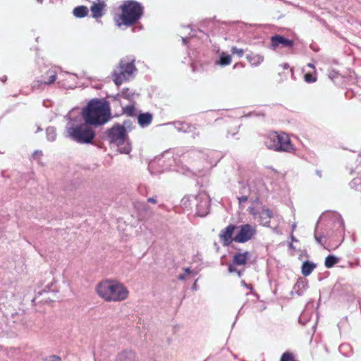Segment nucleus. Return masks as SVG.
Returning <instances> with one entry per match:
<instances>
[{
	"mask_svg": "<svg viewBox=\"0 0 361 361\" xmlns=\"http://www.w3.org/2000/svg\"><path fill=\"white\" fill-rule=\"evenodd\" d=\"M95 291L105 302H121L126 300L129 291L122 283L111 279L102 280L97 283Z\"/></svg>",
	"mask_w": 361,
	"mask_h": 361,
	"instance_id": "obj_1",
	"label": "nucleus"
},
{
	"mask_svg": "<svg viewBox=\"0 0 361 361\" xmlns=\"http://www.w3.org/2000/svg\"><path fill=\"white\" fill-rule=\"evenodd\" d=\"M111 116L109 103L106 100L92 99L83 111V118L87 124L102 125Z\"/></svg>",
	"mask_w": 361,
	"mask_h": 361,
	"instance_id": "obj_2",
	"label": "nucleus"
},
{
	"mask_svg": "<svg viewBox=\"0 0 361 361\" xmlns=\"http://www.w3.org/2000/svg\"><path fill=\"white\" fill-rule=\"evenodd\" d=\"M121 13L115 17L118 27L135 25L143 15L144 8L140 3L134 0L125 1L119 7Z\"/></svg>",
	"mask_w": 361,
	"mask_h": 361,
	"instance_id": "obj_3",
	"label": "nucleus"
},
{
	"mask_svg": "<svg viewBox=\"0 0 361 361\" xmlns=\"http://www.w3.org/2000/svg\"><path fill=\"white\" fill-rule=\"evenodd\" d=\"M264 145L271 149L290 152L293 149V145L287 134L269 132L264 136Z\"/></svg>",
	"mask_w": 361,
	"mask_h": 361,
	"instance_id": "obj_4",
	"label": "nucleus"
},
{
	"mask_svg": "<svg viewBox=\"0 0 361 361\" xmlns=\"http://www.w3.org/2000/svg\"><path fill=\"white\" fill-rule=\"evenodd\" d=\"M107 138L111 143H116L118 151L123 154H128L131 147L128 141V135L126 128L120 124L114 125L106 132Z\"/></svg>",
	"mask_w": 361,
	"mask_h": 361,
	"instance_id": "obj_5",
	"label": "nucleus"
},
{
	"mask_svg": "<svg viewBox=\"0 0 361 361\" xmlns=\"http://www.w3.org/2000/svg\"><path fill=\"white\" fill-rule=\"evenodd\" d=\"M135 60L121 59L116 68L111 73L114 82L120 86L123 82L128 81L135 71L136 67L135 66Z\"/></svg>",
	"mask_w": 361,
	"mask_h": 361,
	"instance_id": "obj_6",
	"label": "nucleus"
},
{
	"mask_svg": "<svg viewBox=\"0 0 361 361\" xmlns=\"http://www.w3.org/2000/svg\"><path fill=\"white\" fill-rule=\"evenodd\" d=\"M68 133L72 139L79 143H91L95 136L94 130L87 124L69 128Z\"/></svg>",
	"mask_w": 361,
	"mask_h": 361,
	"instance_id": "obj_7",
	"label": "nucleus"
},
{
	"mask_svg": "<svg viewBox=\"0 0 361 361\" xmlns=\"http://www.w3.org/2000/svg\"><path fill=\"white\" fill-rule=\"evenodd\" d=\"M238 231L235 235V242L244 243L250 240L256 234V227L249 224L238 226Z\"/></svg>",
	"mask_w": 361,
	"mask_h": 361,
	"instance_id": "obj_8",
	"label": "nucleus"
},
{
	"mask_svg": "<svg viewBox=\"0 0 361 361\" xmlns=\"http://www.w3.org/2000/svg\"><path fill=\"white\" fill-rule=\"evenodd\" d=\"M237 228L235 224H230L219 232V238L223 246H228L235 242L234 233Z\"/></svg>",
	"mask_w": 361,
	"mask_h": 361,
	"instance_id": "obj_9",
	"label": "nucleus"
},
{
	"mask_svg": "<svg viewBox=\"0 0 361 361\" xmlns=\"http://www.w3.org/2000/svg\"><path fill=\"white\" fill-rule=\"evenodd\" d=\"M294 45V41L286 38L283 35H275L270 38V48L276 50L278 48L291 49Z\"/></svg>",
	"mask_w": 361,
	"mask_h": 361,
	"instance_id": "obj_10",
	"label": "nucleus"
},
{
	"mask_svg": "<svg viewBox=\"0 0 361 361\" xmlns=\"http://www.w3.org/2000/svg\"><path fill=\"white\" fill-rule=\"evenodd\" d=\"M250 258V252L245 251L244 252H236L234 254L232 260V264H229L228 270L230 272L235 271L234 266H244L247 264Z\"/></svg>",
	"mask_w": 361,
	"mask_h": 361,
	"instance_id": "obj_11",
	"label": "nucleus"
},
{
	"mask_svg": "<svg viewBox=\"0 0 361 361\" xmlns=\"http://www.w3.org/2000/svg\"><path fill=\"white\" fill-rule=\"evenodd\" d=\"M57 72L55 68H49L44 74L42 75L41 79L36 80L35 86H41L42 85H51L56 80Z\"/></svg>",
	"mask_w": 361,
	"mask_h": 361,
	"instance_id": "obj_12",
	"label": "nucleus"
},
{
	"mask_svg": "<svg viewBox=\"0 0 361 361\" xmlns=\"http://www.w3.org/2000/svg\"><path fill=\"white\" fill-rule=\"evenodd\" d=\"M105 6L106 5L104 2L101 0H97L96 1L93 2L90 6L92 16L95 19L101 18L104 15L103 11Z\"/></svg>",
	"mask_w": 361,
	"mask_h": 361,
	"instance_id": "obj_13",
	"label": "nucleus"
},
{
	"mask_svg": "<svg viewBox=\"0 0 361 361\" xmlns=\"http://www.w3.org/2000/svg\"><path fill=\"white\" fill-rule=\"evenodd\" d=\"M273 217V212L269 209L263 207L259 214L260 224L267 227H271L270 223Z\"/></svg>",
	"mask_w": 361,
	"mask_h": 361,
	"instance_id": "obj_14",
	"label": "nucleus"
},
{
	"mask_svg": "<svg viewBox=\"0 0 361 361\" xmlns=\"http://www.w3.org/2000/svg\"><path fill=\"white\" fill-rule=\"evenodd\" d=\"M116 361H139V360L134 351L124 350L117 355Z\"/></svg>",
	"mask_w": 361,
	"mask_h": 361,
	"instance_id": "obj_15",
	"label": "nucleus"
},
{
	"mask_svg": "<svg viewBox=\"0 0 361 361\" xmlns=\"http://www.w3.org/2000/svg\"><path fill=\"white\" fill-rule=\"evenodd\" d=\"M246 59L252 66H259L264 61V56L261 54L250 52L247 54Z\"/></svg>",
	"mask_w": 361,
	"mask_h": 361,
	"instance_id": "obj_16",
	"label": "nucleus"
},
{
	"mask_svg": "<svg viewBox=\"0 0 361 361\" xmlns=\"http://www.w3.org/2000/svg\"><path fill=\"white\" fill-rule=\"evenodd\" d=\"M137 120L138 123L142 127H145L152 123V116L149 113L140 114L137 117Z\"/></svg>",
	"mask_w": 361,
	"mask_h": 361,
	"instance_id": "obj_17",
	"label": "nucleus"
},
{
	"mask_svg": "<svg viewBox=\"0 0 361 361\" xmlns=\"http://www.w3.org/2000/svg\"><path fill=\"white\" fill-rule=\"evenodd\" d=\"M315 268L316 264L314 263L305 261L302 265V274L304 276H307L313 271Z\"/></svg>",
	"mask_w": 361,
	"mask_h": 361,
	"instance_id": "obj_18",
	"label": "nucleus"
},
{
	"mask_svg": "<svg viewBox=\"0 0 361 361\" xmlns=\"http://www.w3.org/2000/svg\"><path fill=\"white\" fill-rule=\"evenodd\" d=\"M73 14L77 18H83L87 16L88 8L85 6H80L73 9Z\"/></svg>",
	"mask_w": 361,
	"mask_h": 361,
	"instance_id": "obj_19",
	"label": "nucleus"
},
{
	"mask_svg": "<svg viewBox=\"0 0 361 361\" xmlns=\"http://www.w3.org/2000/svg\"><path fill=\"white\" fill-rule=\"evenodd\" d=\"M232 61L231 56L230 55L226 54L224 52H222L220 54V58L218 63L221 66H228L229 65Z\"/></svg>",
	"mask_w": 361,
	"mask_h": 361,
	"instance_id": "obj_20",
	"label": "nucleus"
},
{
	"mask_svg": "<svg viewBox=\"0 0 361 361\" xmlns=\"http://www.w3.org/2000/svg\"><path fill=\"white\" fill-rule=\"evenodd\" d=\"M339 259L334 255H328L324 262L326 268H331L338 262Z\"/></svg>",
	"mask_w": 361,
	"mask_h": 361,
	"instance_id": "obj_21",
	"label": "nucleus"
},
{
	"mask_svg": "<svg viewBox=\"0 0 361 361\" xmlns=\"http://www.w3.org/2000/svg\"><path fill=\"white\" fill-rule=\"evenodd\" d=\"M350 188L355 190H360L361 191V178H355L350 183Z\"/></svg>",
	"mask_w": 361,
	"mask_h": 361,
	"instance_id": "obj_22",
	"label": "nucleus"
},
{
	"mask_svg": "<svg viewBox=\"0 0 361 361\" xmlns=\"http://www.w3.org/2000/svg\"><path fill=\"white\" fill-rule=\"evenodd\" d=\"M123 113L127 116H132L135 114V107L134 105H128L123 108Z\"/></svg>",
	"mask_w": 361,
	"mask_h": 361,
	"instance_id": "obj_23",
	"label": "nucleus"
},
{
	"mask_svg": "<svg viewBox=\"0 0 361 361\" xmlns=\"http://www.w3.org/2000/svg\"><path fill=\"white\" fill-rule=\"evenodd\" d=\"M280 361H295V356L293 353L287 351L283 353Z\"/></svg>",
	"mask_w": 361,
	"mask_h": 361,
	"instance_id": "obj_24",
	"label": "nucleus"
},
{
	"mask_svg": "<svg viewBox=\"0 0 361 361\" xmlns=\"http://www.w3.org/2000/svg\"><path fill=\"white\" fill-rule=\"evenodd\" d=\"M304 79H305V82H307L308 83H311V82H316L317 80V78L316 76V74L307 73L305 74Z\"/></svg>",
	"mask_w": 361,
	"mask_h": 361,
	"instance_id": "obj_25",
	"label": "nucleus"
},
{
	"mask_svg": "<svg viewBox=\"0 0 361 361\" xmlns=\"http://www.w3.org/2000/svg\"><path fill=\"white\" fill-rule=\"evenodd\" d=\"M118 96L129 99L132 97L133 93L129 91V89H123L119 94Z\"/></svg>",
	"mask_w": 361,
	"mask_h": 361,
	"instance_id": "obj_26",
	"label": "nucleus"
},
{
	"mask_svg": "<svg viewBox=\"0 0 361 361\" xmlns=\"http://www.w3.org/2000/svg\"><path fill=\"white\" fill-rule=\"evenodd\" d=\"M231 51L232 54H237L238 57H242L244 54V50L243 49H238L236 47H232Z\"/></svg>",
	"mask_w": 361,
	"mask_h": 361,
	"instance_id": "obj_27",
	"label": "nucleus"
},
{
	"mask_svg": "<svg viewBox=\"0 0 361 361\" xmlns=\"http://www.w3.org/2000/svg\"><path fill=\"white\" fill-rule=\"evenodd\" d=\"M44 361H61V358L58 355H50L44 358Z\"/></svg>",
	"mask_w": 361,
	"mask_h": 361,
	"instance_id": "obj_28",
	"label": "nucleus"
},
{
	"mask_svg": "<svg viewBox=\"0 0 361 361\" xmlns=\"http://www.w3.org/2000/svg\"><path fill=\"white\" fill-rule=\"evenodd\" d=\"M247 210L250 214H252L255 218H256L257 213L254 207H249Z\"/></svg>",
	"mask_w": 361,
	"mask_h": 361,
	"instance_id": "obj_29",
	"label": "nucleus"
},
{
	"mask_svg": "<svg viewBox=\"0 0 361 361\" xmlns=\"http://www.w3.org/2000/svg\"><path fill=\"white\" fill-rule=\"evenodd\" d=\"M239 203L245 202L248 200V197L246 195H243L241 197H239L238 198Z\"/></svg>",
	"mask_w": 361,
	"mask_h": 361,
	"instance_id": "obj_30",
	"label": "nucleus"
},
{
	"mask_svg": "<svg viewBox=\"0 0 361 361\" xmlns=\"http://www.w3.org/2000/svg\"><path fill=\"white\" fill-rule=\"evenodd\" d=\"M147 202H150V203H153V204H156L157 203V200L156 199H154V197H149L147 199Z\"/></svg>",
	"mask_w": 361,
	"mask_h": 361,
	"instance_id": "obj_31",
	"label": "nucleus"
},
{
	"mask_svg": "<svg viewBox=\"0 0 361 361\" xmlns=\"http://www.w3.org/2000/svg\"><path fill=\"white\" fill-rule=\"evenodd\" d=\"M238 66L244 67V64L243 63H240V62L239 63H236L234 65L233 68H236Z\"/></svg>",
	"mask_w": 361,
	"mask_h": 361,
	"instance_id": "obj_32",
	"label": "nucleus"
},
{
	"mask_svg": "<svg viewBox=\"0 0 361 361\" xmlns=\"http://www.w3.org/2000/svg\"><path fill=\"white\" fill-rule=\"evenodd\" d=\"M307 66H309L310 68L315 70V66H314V65L313 63H310L307 64Z\"/></svg>",
	"mask_w": 361,
	"mask_h": 361,
	"instance_id": "obj_33",
	"label": "nucleus"
},
{
	"mask_svg": "<svg viewBox=\"0 0 361 361\" xmlns=\"http://www.w3.org/2000/svg\"><path fill=\"white\" fill-rule=\"evenodd\" d=\"M178 279H179L180 280H184V279H185V274L180 275V276H178Z\"/></svg>",
	"mask_w": 361,
	"mask_h": 361,
	"instance_id": "obj_34",
	"label": "nucleus"
},
{
	"mask_svg": "<svg viewBox=\"0 0 361 361\" xmlns=\"http://www.w3.org/2000/svg\"><path fill=\"white\" fill-rule=\"evenodd\" d=\"M185 271L186 274H188L192 273V271L190 270V268L185 269Z\"/></svg>",
	"mask_w": 361,
	"mask_h": 361,
	"instance_id": "obj_35",
	"label": "nucleus"
}]
</instances>
